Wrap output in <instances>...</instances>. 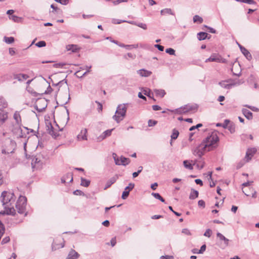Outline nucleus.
Masks as SVG:
<instances>
[{"instance_id":"nucleus-55","label":"nucleus","mask_w":259,"mask_h":259,"mask_svg":"<svg viewBox=\"0 0 259 259\" xmlns=\"http://www.w3.org/2000/svg\"><path fill=\"white\" fill-rule=\"evenodd\" d=\"M182 232L187 235H191V233L190 232V230L186 228L183 229L182 231Z\"/></svg>"},{"instance_id":"nucleus-4","label":"nucleus","mask_w":259,"mask_h":259,"mask_svg":"<svg viewBox=\"0 0 259 259\" xmlns=\"http://www.w3.org/2000/svg\"><path fill=\"white\" fill-rule=\"evenodd\" d=\"M126 104H120L117 107L115 114L113 115V118L117 122L119 123L125 117L126 112Z\"/></svg>"},{"instance_id":"nucleus-46","label":"nucleus","mask_w":259,"mask_h":259,"mask_svg":"<svg viewBox=\"0 0 259 259\" xmlns=\"http://www.w3.org/2000/svg\"><path fill=\"white\" fill-rule=\"evenodd\" d=\"M35 46L38 48L44 47L46 46V43L45 41L43 40L39 41L35 44Z\"/></svg>"},{"instance_id":"nucleus-43","label":"nucleus","mask_w":259,"mask_h":259,"mask_svg":"<svg viewBox=\"0 0 259 259\" xmlns=\"http://www.w3.org/2000/svg\"><path fill=\"white\" fill-rule=\"evenodd\" d=\"M247 162L245 158L244 159L241 160L239 162H238L237 164V165H236L237 169H239L241 167H242L244 165V164L245 163V162Z\"/></svg>"},{"instance_id":"nucleus-3","label":"nucleus","mask_w":259,"mask_h":259,"mask_svg":"<svg viewBox=\"0 0 259 259\" xmlns=\"http://www.w3.org/2000/svg\"><path fill=\"white\" fill-rule=\"evenodd\" d=\"M16 196L10 191H4L1 196V201L5 208L11 206L15 202Z\"/></svg>"},{"instance_id":"nucleus-21","label":"nucleus","mask_w":259,"mask_h":259,"mask_svg":"<svg viewBox=\"0 0 259 259\" xmlns=\"http://www.w3.org/2000/svg\"><path fill=\"white\" fill-rule=\"evenodd\" d=\"M137 73L142 77H148L152 74L151 71L144 69L138 70Z\"/></svg>"},{"instance_id":"nucleus-15","label":"nucleus","mask_w":259,"mask_h":259,"mask_svg":"<svg viewBox=\"0 0 259 259\" xmlns=\"http://www.w3.org/2000/svg\"><path fill=\"white\" fill-rule=\"evenodd\" d=\"M256 150L255 148L248 149L246 153L245 159L246 161H249L253 156L254 154L256 152Z\"/></svg>"},{"instance_id":"nucleus-24","label":"nucleus","mask_w":259,"mask_h":259,"mask_svg":"<svg viewBox=\"0 0 259 259\" xmlns=\"http://www.w3.org/2000/svg\"><path fill=\"white\" fill-rule=\"evenodd\" d=\"M28 76L25 74H18L14 75V78L18 79L19 81H24L26 80Z\"/></svg>"},{"instance_id":"nucleus-49","label":"nucleus","mask_w":259,"mask_h":259,"mask_svg":"<svg viewBox=\"0 0 259 259\" xmlns=\"http://www.w3.org/2000/svg\"><path fill=\"white\" fill-rule=\"evenodd\" d=\"M157 123L156 120H154L152 119H149L148 121V124L149 126H153L155 125Z\"/></svg>"},{"instance_id":"nucleus-11","label":"nucleus","mask_w":259,"mask_h":259,"mask_svg":"<svg viewBox=\"0 0 259 259\" xmlns=\"http://www.w3.org/2000/svg\"><path fill=\"white\" fill-rule=\"evenodd\" d=\"M225 62V59L221 58L217 55H211L209 58L205 60V62Z\"/></svg>"},{"instance_id":"nucleus-57","label":"nucleus","mask_w":259,"mask_h":259,"mask_svg":"<svg viewBox=\"0 0 259 259\" xmlns=\"http://www.w3.org/2000/svg\"><path fill=\"white\" fill-rule=\"evenodd\" d=\"M10 237L9 236L5 237L2 241V244H4L10 241Z\"/></svg>"},{"instance_id":"nucleus-64","label":"nucleus","mask_w":259,"mask_h":259,"mask_svg":"<svg viewBox=\"0 0 259 259\" xmlns=\"http://www.w3.org/2000/svg\"><path fill=\"white\" fill-rule=\"evenodd\" d=\"M116 243V238L114 237V238H112L111 240V246H115Z\"/></svg>"},{"instance_id":"nucleus-52","label":"nucleus","mask_w":259,"mask_h":259,"mask_svg":"<svg viewBox=\"0 0 259 259\" xmlns=\"http://www.w3.org/2000/svg\"><path fill=\"white\" fill-rule=\"evenodd\" d=\"M212 231L210 229H208L205 232L204 235L207 237H210L211 235Z\"/></svg>"},{"instance_id":"nucleus-53","label":"nucleus","mask_w":259,"mask_h":259,"mask_svg":"<svg viewBox=\"0 0 259 259\" xmlns=\"http://www.w3.org/2000/svg\"><path fill=\"white\" fill-rule=\"evenodd\" d=\"M206 247V246L205 244H203V245H202L200 249L198 250V253H203V252L205 250Z\"/></svg>"},{"instance_id":"nucleus-2","label":"nucleus","mask_w":259,"mask_h":259,"mask_svg":"<svg viewBox=\"0 0 259 259\" xmlns=\"http://www.w3.org/2000/svg\"><path fill=\"white\" fill-rule=\"evenodd\" d=\"M219 141V138L217 134L212 133L203 140L202 144L207 149V151H210L217 147Z\"/></svg>"},{"instance_id":"nucleus-42","label":"nucleus","mask_w":259,"mask_h":259,"mask_svg":"<svg viewBox=\"0 0 259 259\" xmlns=\"http://www.w3.org/2000/svg\"><path fill=\"white\" fill-rule=\"evenodd\" d=\"M5 41L7 44H12L14 41V38L13 37H4Z\"/></svg>"},{"instance_id":"nucleus-14","label":"nucleus","mask_w":259,"mask_h":259,"mask_svg":"<svg viewBox=\"0 0 259 259\" xmlns=\"http://www.w3.org/2000/svg\"><path fill=\"white\" fill-rule=\"evenodd\" d=\"M73 181V174L71 172L66 174L61 178V182L63 184L71 182Z\"/></svg>"},{"instance_id":"nucleus-27","label":"nucleus","mask_w":259,"mask_h":259,"mask_svg":"<svg viewBox=\"0 0 259 259\" xmlns=\"http://www.w3.org/2000/svg\"><path fill=\"white\" fill-rule=\"evenodd\" d=\"M92 68V66H85V69L87 70H85V72L83 73L81 75L79 76V75H77V74H78L79 72H80V70H78L77 71H76L75 73V75H76V76L77 77H80V78H81L83 76H85L88 73L90 72L91 71V69Z\"/></svg>"},{"instance_id":"nucleus-37","label":"nucleus","mask_w":259,"mask_h":259,"mask_svg":"<svg viewBox=\"0 0 259 259\" xmlns=\"http://www.w3.org/2000/svg\"><path fill=\"white\" fill-rule=\"evenodd\" d=\"M203 19L202 17H200L198 15H195L193 17V21L194 22H197L199 24L202 23L203 22Z\"/></svg>"},{"instance_id":"nucleus-16","label":"nucleus","mask_w":259,"mask_h":259,"mask_svg":"<svg viewBox=\"0 0 259 259\" xmlns=\"http://www.w3.org/2000/svg\"><path fill=\"white\" fill-rule=\"evenodd\" d=\"M87 133L88 131L87 128H83L81 130L80 133L77 136V139L79 141L87 140Z\"/></svg>"},{"instance_id":"nucleus-60","label":"nucleus","mask_w":259,"mask_h":259,"mask_svg":"<svg viewBox=\"0 0 259 259\" xmlns=\"http://www.w3.org/2000/svg\"><path fill=\"white\" fill-rule=\"evenodd\" d=\"M56 2L59 3L62 5H66L68 2V0H55Z\"/></svg>"},{"instance_id":"nucleus-6","label":"nucleus","mask_w":259,"mask_h":259,"mask_svg":"<svg viewBox=\"0 0 259 259\" xmlns=\"http://www.w3.org/2000/svg\"><path fill=\"white\" fill-rule=\"evenodd\" d=\"M16 148V143L13 140H9L8 144L6 146V148L2 150V153L8 154L9 156L10 154H12L13 158H16V155L14 154V150ZM9 156H8V157Z\"/></svg>"},{"instance_id":"nucleus-17","label":"nucleus","mask_w":259,"mask_h":259,"mask_svg":"<svg viewBox=\"0 0 259 259\" xmlns=\"http://www.w3.org/2000/svg\"><path fill=\"white\" fill-rule=\"evenodd\" d=\"M8 118V113L0 109V125H2Z\"/></svg>"},{"instance_id":"nucleus-58","label":"nucleus","mask_w":259,"mask_h":259,"mask_svg":"<svg viewBox=\"0 0 259 259\" xmlns=\"http://www.w3.org/2000/svg\"><path fill=\"white\" fill-rule=\"evenodd\" d=\"M160 259H174L172 255H162L160 257Z\"/></svg>"},{"instance_id":"nucleus-10","label":"nucleus","mask_w":259,"mask_h":259,"mask_svg":"<svg viewBox=\"0 0 259 259\" xmlns=\"http://www.w3.org/2000/svg\"><path fill=\"white\" fill-rule=\"evenodd\" d=\"M134 184L132 183H130L128 186L125 188L124 191L122 193L121 198L123 199H126L129 195L130 192L134 189Z\"/></svg>"},{"instance_id":"nucleus-40","label":"nucleus","mask_w":259,"mask_h":259,"mask_svg":"<svg viewBox=\"0 0 259 259\" xmlns=\"http://www.w3.org/2000/svg\"><path fill=\"white\" fill-rule=\"evenodd\" d=\"M10 19H12L15 22H20L22 20V18L15 15H11L10 16Z\"/></svg>"},{"instance_id":"nucleus-34","label":"nucleus","mask_w":259,"mask_h":259,"mask_svg":"<svg viewBox=\"0 0 259 259\" xmlns=\"http://www.w3.org/2000/svg\"><path fill=\"white\" fill-rule=\"evenodd\" d=\"M90 180H87L84 178H81V183H80V185L82 186H83V187H88L90 184Z\"/></svg>"},{"instance_id":"nucleus-41","label":"nucleus","mask_w":259,"mask_h":259,"mask_svg":"<svg viewBox=\"0 0 259 259\" xmlns=\"http://www.w3.org/2000/svg\"><path fill=\"white\" fill-rule=\"evenodd\" d=\"M183 164L184 166L189 169H193V166L189 162L188 160H184L183 161Z\"/></svg>"},{"instance_id":"nucleus-39","label":"nucleus","mask_w":259,"mask_h":259,"mask_svg":"<svg viewBox=\"0 0 259 259\" xmlns=\"http://www.w3.org/2000/svg\"><path fill=\"white\" fill-rule=\"evenodd\" d=\"M179 135V132H178V131L176 129H174L172 130V133L171 135V139L176 140V139H177Z\"/></svg>"},{"instance_id":"nucleus-22","label":"nucleus","mask_w":259,"mask_h":259,"mask_svg":"<svg viewBox=\"0 0 259 259\" xmlns=\"http://www.w3.org/2000/svg\"><path fill=\"white\" fill-rule=\"evenodd\" d=\"M14 119L16 121V123L18 125H21V118L19 112L16 111L14 114Z\"/></svg>"},{"instance_id":"nucleus-44","label":"nucleus","mask_w":259,"mask_h":259,"mask_svg":"<svg viewBox=\"0 0 259 259\" xmlns=\"http://www.w3.org/2000/svg\"><path fill=\"white\" fill-rule=\"evenodd\" d=\"M243 82H244L243 80L238 79L237 80H234L233 82H231V83L232 84V87H233V86H235V85H240V84H242Z\"/></svg>"},{"instance_id":"nucleus-38","label":"nucleus","mask_w":259,"mask_h":259,"mask_svg":"<svg viewBox=\"0 0 259 259\" xmlns=\"http://www.w3.org/2000/svg\"><path fill=\"white\" fill-rule=\"evenodd\" d=\"M152 195L156 199L159 200L162 202H164V199L160 196L159 193H152Z\"/></svg>"},{"instance_id":"nucleus-29","label":"nucleus","mask_w":259,"mask_h":259,"mask_svg":"<svg viewBox=\"0 0 259 259\" xmlns=\"http://www.w3.org/2000/svg\"><path fill=\"white\" fill-rule=\"evenodd\" d=\"M12 207L9 206L6 209V212L7 214L14 215L15 214V209H14L13 205Z\"/></svg>"},{"instance_id":"nucleus-23","label":"nucleus","mask_w":259,"mask_h":259,"mask_svg":"<svg viewBox=\"0 0 259 259\" xmlns=\"http://www.w3.org/2000/svg\"><path fill=\"white\" fill-rule=\"evenodd\" d=\"M241 51L248 60H250L252 59L251 55L244 47H241Z\"/></svg>"},{"instance_id":"nucleus-61","label":"nucleus","mask_w":259,"mask_h":259,"mask_svg":"<svg viewBox=\"0 0 259 259\" xmlns=\"http://www.w3.org/2000/svg\"><path fill=\"white\" fill-rule=\"evenodd\" d=\"M154 47L157 48L160 51H163L164 50V47L160 45H155Z\"/></svg>"},{"instance_id":"nucleus-50","label":"nucleus","mask_w":259,"mask_h":259,"mask_svg":"<svg viewBox=\"0 0 259 259\" xmlns=\"http://www.w3.org/2000/svg\"><path fill=\"white\" fill-rule=\"evenodd\" d=\"M126 22V21L125 20H118V19H113L112 20V23H113V24H120L122 22Z\"/></svg>"},{"instance_id":"nucleus-7","label":"nucleus","mask_w":259,"mask_h":259,"mask_svg":"<svg viewBox=\"0 0 259 259\" xmlns=\"http://www.w3.org/2000/svg\"><path fill=\"white\" fill-rule=\"evenodd\" d=\"M27 199L25 196H20L16 203V207L19 213L25 212L26 209Z\"/></svg>"},{"instance_id":"nucleus-33","label":"nucleus","mask_w":259,"mask_h":259,"mask_svg":"<svg viewBox=\"0 0 259 259\" xmlns=\"http://www.w3.org/2000/svg\"><path fill=\"white\" fill-rule=\"evenodd\" d=\"M142 92L143 93V94L145 95L148 96V97H149L150 98H153V97H152L153 94L151 93V91L149 89H148V88L143 89Z\"/></svg>"},{"instance_id":"nucleus-5","label":"nucleus","mask_w":259,"mask_h":259,"mask_svg":"<svg viewBox=\"0 0 259 259\" xmlns=\"http://www.w3.org/2000/svg\"><path fill=\"white\" fill-rule=\"evenodd\" d=\"M198 109L197 104H187L179 108L176 109L175 112L178 114L187 113L188 112L196 111Z\"/></svg>"},{"instance_id":"nucleus-31","label":"nucleus","mask_w":259,"mask_h":259,"mask_svg":"<svg viewBox=\"0 0 259 259\" xmlns=\"http://www.w3.org/2000/svg\"><path fill=\"white\" fill-rule=\"evenodd\" d=\"M5 154L6 155V156L5 157V159L7 161L8 163L9 164H12L13 163V162L17 159L16 156L15 158H13L11 154H10L8 158V154Z\"/></svg>"},{"instance_id":"nucleus-1","label":"nucleus","mask_w":259,"mask_h":259,"mask_svg":"<svg viewBox=\"0 0 259 259\" xmlns=\"http://www.w3.org/2000/svg\"><path fill=\"white\" fill-rule=\"evenodd\" d=\"M47 159V155L45 152L37 153L32 156L31 165L33 169H40L45 164Z\"/></svg>"},{"instance_id":"nucleus-20","label":"nucleus","mask_w":259,"mask_h":259,"mask_svg":"<svg viewBox=\"0 0 259 259\" xmlns=\"http://www.w3.org/2000/svg\"><path fill=\"white\" fill-rule=\"evenodd\" d=\"M79 256V254L76 251L71 249L66 259H77Z\"/></svg>"},{"instance_id":"nucleus-26","label":"nucleus","mask_w":259,"mask_h":259,"mask_svg":"<svg viewBox=\"0 0 259 259\" xmlns=\"http://www.w3.org/2000/svg\"><path fill=\"white\" fill-rule=\"evenodd\" d=\"M242 111L243 115L247 119L250 120L252 118V113L249 110L246 109H243Z\"/></svg>"},{"instance_id":"nucleus-51","label":"nucleus","mask_w":259,"mask_h":259,"mask_svg":"<svg viewBox=\"0 0 259 259\" xmlns=\"http://www.w3.org/2000/svg\"><path fill=\"white\" fill-rule=\"evenodd\" d=\"M230 123V120L228 119H226L224 123H222V127L224 128H227L229 126V124Z\"/></svg>"},{"instance_id":"nucleus-45","label":"nucleus","mask_w":259,"mask_h":259,"mask_svg":"<svg viewBox=\"0 0 259 259\" xmlns=\"http://www.w3.org/2000/svg\"><path fill=\"white\" fill-rule=\"evenodd\" d=\"M231 133H234L235 132V126L233 123H231L227 128Z\"/></svg>"},{"instance_id":"nucleus-13","label":"nucleus","mask_w":259,"mask_h":259,"mask_svg":"<svg viewBox=\"0 0 259 259\" xmlns=\"http://www.w3.org/2000/svg\"><path fill=\"white\" fill-rule=\"evenodd\" d=\"M12 132L17 137V138H23V135L22 134V130L21 128V125H18L17 124L15 127L13 129Z\"/></svg>"},{"instance_id":"nucleus-48","label":"nucleus","mask_w":259,"mask_h":259,"mask_svg":"<svg viewBox=\"0 0 259 259\" xmlns=\"http://www.w3.org/2000/svg\"><path fill=\"white\" fill-rule=\"evenodd\" d=\"M136 26H137L140 28H142V29H143L144 30H146L147 29V25L145 23L137 22Z\"/></svg>"},{"instance_id":"nucleus-8","label":"nucleus","mask_w":259,"mask_h":259,"mask_svg":"<svg viewBox=\"0 0 259 259\" xmlns=\"http://www.w3.org/2000/svg\"><path fill=\"white\" fill-rule=\"evenodd\" d=\"M116 156L117 155L115 153L113 154V157L116 165H123L125 166L128 164L131 161L130 158L122 156L120 157V159H119L117 158Z\"/></svg>"},{"instance_id":"nucleus-25","label":"nucleus","mask_w":259,"mask_h":259,"mask_svg":"<svg viewBox=\"0 0 259 259\" xmlns=\"http://www.w3.org/2000/svg\"><path fill=\"white\" fill-rule=\"evenodd\" d=\"M117 179V177H113L108 180L105 186L104 190H106L109 188L113 184H114Z\"/></svg>"},{"instance_id":"nucleus-47","label":"nucleus","mask_w":259,"mask_h":259,"mask_svg":"<svg viewBox=\"0 0 259 259\" xmlns=\"http://www.w3.org/2000/svg\"><path fill=\"white\" fill-rule=\"evenodd\" d=\"M165 52L167 54H169L171 55H175V51L174 49L172 48H168L166 49L165 50Z\"/></svg>"},{"instance_id":"nucleus-12","label":"nucleus","mask_w":259,"mask_h":259,"mask_svg":"<svg viewBox=\"0 0 259 259\" xmlns=\"http://www.w3.org/2000/svg\"><path fill=\"white\" fill-rule=\"evenodd\" d=\"M114 128L108 130L104 132L99 137L97 138V141L100 142L108 137H109L113 131Z\"/></svg>"},{"instance_id":"nucleus-54","label":"nucleus","mask_w":259,"mask_h":259,"mask_svg":"<svg viewBox=\"0 0 259 259\" xmlns=\"http://www.w3.org/2000/svg\"><path fill=\"white\" fill-rule=\"evenodd\" d=\"M138 47V45H126L125 47L127 50H131L133 48H137Z\"/></svg>"},{"instance_id":"nucleus-59","label":"nucleus","mask_w":259,"mask_h":259,"mask_svg":"<svg viewBox=\"0 0 259 259\" xmlns=\"http://www.w3.org/2000/svg\"><path fill=\"white\" fill-rule=\"evenodd\" d=\"M73 194L76 195H83V192L81 190H76L73 192Z\"/></svg>"},{"instance_id":"nucleus-30","label":"nucleus","mask_w":259,"mask_h":259,"mask_svg":"<svg viewBox=\"0 0 259 259\" xmlns=\"http://www.w3.org/2000/svg\"><path fill=\"white\" fill-rule=\"evenodd\" d=\"M208 35V34L206 32H200L197 34V38L199 40H202L207 38Z\"/></svg>"},{"instance_id":"nucleus-9","label":"nucleus","mask_w":259,"mask_h":259,"mask_svg":"<svg viewBox=\"0 0 259 259\" xmlns=\"http://www.w3.org/2000/svg\"><path fill=\"white\" fill-rule=\"evenodd\" d=\"M206 151H208L207 149L205 148V147L201 143L198 147H197L194 150L193 154L196 156H198L199 157H200Z\"/></svg>"},{"instance_id":"nucleus-62","label":"nucleus","mask_w":259,"mask_h":259,"mask_svg":"<svg viewBox=\"0 0 259 259\" xmlns=\"http://www.w3.org/2000/svg\"><path fill=\"white\" fill-rule=\"evenodd\" d=\"M152 109L154 111H158L161 110V108L158 105H155L152 106Z\"/></svg>"},{"instance_id":"nucleus-19","label":"nucleus","mask_w":259,"mask_h":259,"mask_svg":"<svg viewBox=\"0 0 259 259\" xmlns=\"http://www.w3.org/2000/svg\"><path fill=\"white\" fill-rule=\"evenodd\" d=\"M231 80H223L219 83V84L223 88L230 89L232 87V83H229Z\"/></svg>"},{"instance_id":"nucleus-28","label":"nucleus","mask_w":259,"mask_h":259,"mask_svg":"<svg viewBox=\"0 0 259 259\" xmlns=\"http://www.w3.org/2000/svg\"><path fill=\"white\" fill-rule=\"evenodd\" d=\"M198 194L199 193L198 191L192 189L189 196V198L190 199H194L198 197Z\"/></svg>"},{"instance_id":"nucleus-36","label":"nucleus","mask_w":259,"mask_h":259,"mask_svg":"<svg viewBox=\"0 0 259 259\" xmlns=\"http://www.w3.org/2000/svg\"><path fill=\"white\" fill-rule=\"evenodd\" d=\"M161 14L162 15H164L166 14H170V15H174V14L172 12V11L170 9L166 8L164 9H163L160 12Z\"/></svg>"},{"instance_id":"nucleus-63","label":"nucleus","mask_w":259,"mask_h":259,"mask_svg":"<svg viewBox=\"0 0 259 259\" xmlns=\"http://www.w3.org/2000/svg\"><path fill=\"white\" fill-rule=\"evenodd\" d=\"M196 166L199 169H202L204 166V162H200V163H197Z\"/></svg>"},{"instance_id":"nucleus-32","label":"nucleus","mask_w":259,"mask_h":259,"mask_svg":"<svg viewBox=\"0 0 259 259\" xmlns=\"http://www.w3.org/2000/svg\"><path fill=\"white\" fill-rule=\"evenodd\" d=\"M8 104L6 100L3 98H0V109L3 110L7 107Z\"/></svg>"},{"instance_id":"nucleus-35","label":"nucleus","mask_w":259,"mask_h":259,"mask_svg":"<svg viewBox=\"0 0 259 259\" xmlns=\"http://www.w3.org/2000/svg\"><path fill=\"white\" fill-rule=\"evenodd\" d=\"M154 92L157 96L163 97L165 95V92L163 90H155Z\"/></svg>"},{"instance_id":"nucleus-56","label":"nucleus","mask_w":259,"mask_h":259,"mask_svg":"<svg viewBox=\"0 0 259 259\" xmlns=\"http://www.w3.org/2000/svg\"><path fill=\"white\" fill-rule=\"evenodd\" d=\"M198 205L200 207H202L203 208H204L205 206V203L203 200H200L198 202Z\"/></svg>"},{"instance_id":"nucleus-18","label":"nucleus","mask_w":259,"mask_h":259,"mask_svg":"<svg viewBox=\"0 0 259 259\" xmlns=\"http://www.w3.org/2000/svg\"><path fill=\"white\" fill-rule=\"evenodd\" d=\"M217 236L220 240L224 241L223 245L225 247L228 246L229 242V240L228 239L226 238L223 234L219 232L217 233Z\"/></svg>"}]
</instances>
